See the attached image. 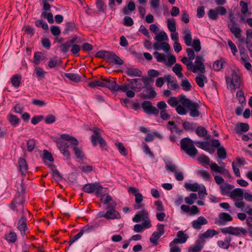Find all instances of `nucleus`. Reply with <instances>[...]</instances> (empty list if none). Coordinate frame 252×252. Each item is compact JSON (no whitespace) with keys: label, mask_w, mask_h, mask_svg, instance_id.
Instances as JSON below:
<instances>
[{"label":"nucleus","mask_w":252,"mask_h":252,"mask_svg":"<svg viewBox=\"0 0 252 252\" xmlns=\"http://www.w3.org/2000/svg\"><path fill=\"white\" fill-rule=\"evenodd\" d=\"M180 102L189 111V115L193 118L198 117L200 113L199 111V104L196 102H192L189 99L186 98V95L181 94L178 96Z\"/></svg>","instance_id":"f257e3e1"},{"label":"nucleus","mask_w":252,"mask_h":252,"mask_svg":"<svg viewBox=\"0 0 252 252\" xmlns=\"http://www.w3.org/2000/svg\"><path fill=\"white\" fill-rule=\"evenodd\" d=\"M225 81L227 85V88L230 87L232 92L235 91L236 89L241 87L242 82L241 74L239 71L233 70L231 76H225Z\"/></svg>","instance_id":"f03ea898"},{"label":"nucleus","mask_w":252,"mask_h":252,"mask_svg":"<svg viewBox=\"0 0 252 252\" xmlns=\"http://www.w3.org/2000/svg\"><path fill=\"white\" fill-rule=\"evenodd\" d=\"M21 186L22 187L21 192L18 191L15 195L14 198L12 200L10 204L9 207L13 211H20L21 213V210H27L24 208L23 204L25 202V199L24 195L25 194V191L24 189L23 184L21 183Z\"/></svg>","instance_id":"7ed1b4c3"},{"label":"nucleus","mask_w":252,"mask_h":252,"mask_svg":"<svg viewBox=\"0 0 252 252\" xmlns=\"http://www.w3.org/2000/svg\"><path fill=\"white\" fill-rule=\"evenodd\" d=\"M194 142L189 138H184L180 141L181 148L189 156L192 157L198 153Z\"/></svg>","instance_id":"20e7f679"},{"label":"nucleus","mask_w":252,"mask_h":252,"mask_svg":"<svg viewBox=\"0 0 252 252\" xmlns=\"http://www.w3.org/2000/svg\"><path fill=\"white\" fill-rule=\"evenodd\" d=\"M89 130L93 131V134L91 136V141L94 146L97 145V142L99 143L101 148L106 149L107 144L104 139L102 137L101 134V129L98 127H94L89 128Z\"/></svg>","instance_id":"39448f33"},{"label":"nucleus","mask_w":252,"mask_h":252,"mask_svg":"<svg viewBox=\"0 0 252 252\" xmlns=\"http://www.w3.org/2000/svg\"><path fill=\"white\" fill-rule=\"evenodd\" d=\"M28 210H21V218L17 223V228L20 231L22 236H24L26 234V231L27 229V220L26 217L27 213H29Z\"/></svg>","instance_id":"423d86ee"},{"label":"nucleus","mask_w":252,"mask_h":252,"mask_svg":"<svg viewBox=\"0 0 252 252\" xmlns=\"http://www.w3.org/2000/svg\"><path fill=\"white\" fill-rule=\"evenodd\" d=\"M117 204L115 202L107 204L106 216L107 220L119 219L121 218L120 213L115 210Z\"/></svg>","instance_id":"0eeeda50"},{"label":"nucleus","mask_w":252,"mask_h":252,"mask_svg":"<svg viewBox=\"0 0 252 252\" xmlns=\"http://www.w3.org/2000/svg\"><path fill=\"white\" fill-rule=\"evenodd\" d=\"M164 225L158 224L156 231L153 233L150 238V241L154 246H157L158 244V240L164 233Z\"/></svg>","instance_id":"6e6552de"},{"label":"nucleus","mask_w":252,"mask_h":252,"mask_svg":"<svg viewBox=\"0 0 252 252\" xmlns=\"http://www.w3.org/2000/svg\"><path fill=\"white\" fill-rule=\"evenodd\" d=\"M203 61L204 59L202 56H196L195 57V65L193 64L190 70L194 73H196L199 71L201 73H204L205 72V68Z\"/></svg>","instance_id":"1a4fd4ad"},{"label":"nucleus","mask_w":252,"mask_h":252,"mask_svg":"<svg viewBox=\"0 0 252 252\" xmlns=\"http://www.w3.org/2000/svg\"><path fill=\"white\" fill-rule=\"evenodd\" d=\"M141 107L147 114L158 115L159 114L158 109L153 106L152 102L150 101H144L141 104Z\"/></svg>","instance_id":"9d476101"},{"label":"nucleus","mask_w":252,"mask_h":252,"mask_svg":"<svg viewBox=\"0 0 252 252\" xmlns=\"http://www.w3.org/2000/svg\"><path fill=\"white\" fill-rule=\"evenodd\" d=\"M94 226L92 225L88 224L82 227L80 232L75 235L70 241H68L69 246L73 244L74 242L78 240L83 235L84 233H89L91 230H93Z\"/></svg>","instance_id":"9b49d317"},{"label":"nucleus","mask_w":252,"mask_h":252,"mask_svg":"<svg viewBox=\"0 0 252 252\" xmlns=\"http://www.w3.org/2000/svg\"><path fill=\"white\" fill-rule=\"evenodd\" d=\"M78 37L77 36H74L71 39L67 41L65 43L62 44L60 46V51L63 54H66L69 50V48L71 47L72 44L76 42L79 43L81 42L78 41Z\"/></svg>","instance_id":"f8f14e48"},{"label":"nucleus","mask_w":252,"mask_h":252,"mask_svg":"<svg viewBox=\"0 0 252 252\" xmlns=\"http://www.w3.org/2000/svg\"><path fill=\"white\" fill-rule=\"evenodd\" d=\"M108 62L116 65H122L124 62L119 56L113 52H110L107 56Z\"/></svg>","instance_id":"ddd939ff"},{"label":"nucleus","mask_w":252,"mask_h":252,"mask_svg":"<svg viewBox=\"0 0 252 252\" xmlns=\"http://www.w3.org/2000/svg\"><path fill=\"white\" fill-rule=\"evenodd\" d=\"M101 80L104 82L103 87H106L112 91H115L117 83L114 78H105L102 77Z\"/></svg>","instance_id":"4468645a"},{"label":"nucleus","mask_w":252,"mask_h":252,"mask_svg":"<svg viewBox=\"0 0 252 252\" xmlns=\"http://www.w3.org/2000/svg\"><path fill=\"white\" fill-rule=\"evenodd\" d=\"M230 22L231 24L228 26L230 31L236 38H240V35L242 32V30L239 27L236 26V24L233 18L230 19Z\"/></svg>","instance_id":"2eb2a0df"},{"label":"nucleus","mask_w":252,"mask_h":252,"mask_svg":"<svg viewBox=\"0 0 252 252\" xmlns=\"http://www.w3.org/2000/svg\"><path fill=\"white\" fill-rule=\"evenodd\" d=\"M177 238L174 239L171 242L172 244L185 243L188 238V236L183 231H178L177 233Z\"/></svg>","instance_id":"dca6fc26"},{"label":"nucleus","mask_w":252,"mask_h":252,"mask_svg":"<svg viewBox=\"0 0 252 252\" xmlns=\"http://www.w3.org/2000/svg\"><path fill=\"white\" fill-rule=\"evenodd\" d=\"M218 224L221 226L224 225L227 221L232 220V217L228 213H220L219 215Z\"/></svg>","instance_id":"f3484780"},{"label":"nucleus","mask_w":252,"mask_h":252,"mask_svg":"<svg viewBox=\"0 0 252 252\" xmlns=\"http://www.w3.org/2000/svg\"><path fill=\"white\" fill-rule=\"evenodd\" d=\"M149 217L148 213L146 210H142L135 215L132 218V220L135 222H139L144 219H148Z\"/></svg>","instance_id":"a211bd4d"},{"label":"nucleus","mask_w":252,"mask_h":252,"mask_svg":"<svg viewBox=\"0 0 252 252\" xmlns=\"http://www.w3.org/2000/svg\"><path fill=\"white\" fill-rule=\"evenodd\" d=\"M208 223L207 220L204 217H199L196 220L192 222V227L196 229H200L202 225L206 224Z\"/></svg>","instance_id":"6ab92c4d"},{"label":"nucleus","mask_w":252,"mask_h":252,"mask_svg":"<svg viewBox=\"0 0 252 252\" xmlns=\"http://www.w3.org/2000/svg\"><path fill=\"white\" fill-rule=\"evenodd\" d=\"M19 169L22 175H25L27 172L28 166L26 159L22 158L18 159Z\"/></svg>","instance_id":"aec40b11"},{"label":"nucleus","mask_w":252,"mask_h":252,"mask_svg":"<svg viewBox=\"0 0 252 252\" xmlns=\"http://www.w3.org/2000/svg\"><path fill=\"white\" fill-rule=\"evenodd\" d=\"M183 39L184 40L185 44L187 46H191L192 43V37L191 33L190 30L188 29L184 30L183 31Z\"/></svg>","instance_id":"412c9836"},{"label":"nucleus","mask_w":252,"mask_h":252,"mask_svg":"<svg viewBox=\"0 0 252 252\" xmlns=\"http://www.w3.org/2000/svg\"><path fill=\"white\" fill-rule=\"evenodd\" d=\"M61 138L62 139L67 141L69 142L70 145L72 147L77 146L79 145V142L76 138L71 136L68 134H63L61 135Z\"/></svg>","instance_id":"4be33fe9"},{"label":"nucleus","mask_w":252,"mask_h":252,"mask_svg":"<svg viewBox=\"0 0 252 252\" xmlns=\"http://www.w3.org/2000/svg\"><path fill=\"white\" fill-rule=\"evenodd\" d=\"M243 190V189L240 188L235 189L230 193L229 197L232 199H234L236 197H240V200H242L244 195Z\"/></svg>","instance_id":"5701e85b"},{"label":"nucleus","mask_w":252,"mask_h":252,"mask_svg":"<svg viewBox=\"0 0 252 252\" xmlns=\"http://www.w3.org/2000/svg\"><path fill=\"white\" fill-rule=\"evenodd\" d=\"M125 73L131 77H140L142 73L141 70L138 68H127Z\"/></svg>","instance_id":"b1692460"},{"label":"nucleus","mask_w":252,"mask_h":252,"mask_svg":"<svg viewBox=\"0 0 252 252\" xmlns=\"http://www.w3.org/2000/svg\"><path fill=\"white\" fill-rule=\"evenodd\" d=\"M97 182L94 183L86 184L83 188L82 190L85 192L89 193L95 192V188L97 187Z\"/></svg>","instance_id":"393cba45"},{"label":"nucleus","mask_w":252,"mask_h":252,"mask_svg":"<svg viewBox=\"0 0 252 252\" xmlns=\"http://www.w3.org/2000/svg\"><path fill=\"white\" fill-rule=\"evenodd\" d=\"M195 79L197 85L201 88L204 86V83L207 82V77L203 73L199 74Z\"/></svg>","instance_id":"a878e982"},{"label":"nucleus","mask_w":252,"mask_h":252,"mask_svg":"<svg viewBox=\"0 0 252 252\" xmlns=\"http://www.w3.org/2000/svg\"><path fill=\"white\" fill-rule=\"evenodd\" d=\"M135 202L137 203L136 205H135L134 208L135 209H139L142 208L144 205L141 203V202L143 200V196L141 193H136L135 194Z\"/></svg>","instance_id":"bb28decb"},{"label":"nucleus","mask_w":252,"mask_h":252,"mask_svg":"<svg viewBox=\"0 0 252 252\" xmlns=\"http://www.w3.org/2000/svg\"><path fill=\"white\" fill-rule=\"evenodd\" d=\"M238 48L240 52L241 60L244 62H246L249 59V57L246 52V50L245 49L244 46L242 44L238 45Z\"/></svg>","instance_id":"cd10ccee"},{"label":"nucleus","mask_w":252,"mask_h":252,"mask_svg":"<svg viewBox=\"0 0 252 252\" xmlns=\"http://www.w3.org/2000/svg\"><path fill=\"white\" fill-rule=\"evenodd\" d=\"M145 92H148L149 94L146 95L144 94H142V97L144 99H153L155 98L157 95V93L155 90L153 89L151 87L147 88L145 90Z\"/></svg>","instance_id":"c85d7f7f"},{"label":"nucleus","mask_w":252,"mask_h":252,"mask_svg":"<svg viewBox=\"0 0 252 252\" xmlns=\"http://www.w3.org/2000/svg\"><path fill=\"white\" fill-rule=\"evenodd\" d=\"M203 248V245L199 240L195 242V245L190 247L189 248V252H199Z\"/></svg>","instance_id":"c756f323"},{"label":"nucleus","mask_w":252,"mask_h":252,"mask_svg":"<svg viewBox=\"0 0 252 252\" xmlns=\"http://www.w3.org/2000/svg\"><path fill=\"white\" fill-rule=\"evenodd\" d=\"M167 25L169 31L172 32L176 31V21L174 18H170L167 20Z\"/></svg>","instance_id":"7c9ffc66"},{"label":"nucleus","mask_w":252,"mask_h":252,"mask_svg":"<svg viewBox=\"0 0 252 252\" xmlns=\"http://www.w3.org/2000/svg\"><path fill=\"white\" fill-rule=\"evenodd\" d=\"M64 76L70 80L76 83L79 82L81 80V77L75 73H64Z\"/></svg>","instance_id":"2f4dec72"},{"label":"nucleus","mask_w":252,"mask_h":252,"mask_svg":"<svg viewBox=\"0 0 252 252\" xmlns=\"http://www.w3.org/2000/svg\"><path fill=\"white\" fill-rule=\"evenodd\" d=\"M249 129V126L247 123H240L239 125H237L236 133H240L241 132H247Z\"/></svg>","instance_id":"473e14b6"},{"label":"nucleus","mask_w":252,"mask_h":252,"mask_svg":"<svg viewBox=\"0 0 252 252\" xmlns=\"http://www.w3.org/2000/svg\"><path fill=\"white\" fill-rule=\"evenodd\" d=\"M135 8V5L134 2L130 1L128 3L126 6L124 7L123 8V12L125 15L129 14L130 11H133Z\"/></svg>","instance_id":"72a5a7b5"},{"label":"nucleus","mask_w":252,"mask_h":252,"mask_svg":"<svg viewBox=\"0 0 252 252\" xmlns=\"http://www.w3.org/2000/svg\"><path fill=\"white\" fill-rule=\"evenodd\" d=\"M196 125L197 124L188 121H185L183 123V128L186 131H193L195 129Z\"/></svg>","instance_id":"f704fd0d"},{"label":"nucleus","mask_w":252,"mask_h":252,"mask_svg":"<svg viewBox=\"0 0 252 252\" xmlns=\"http://www.w3.org/2000/svg\"><path fill=\"white\" fill-rule=\"evenodd\" d=\"M97 187L95 188V193L97 196L99 197L102 195H105L106 189L103 188L99 183H97Z\"/></svg>","instance_id":"c9c22d12"},{"label":"nucleus","mask_w":252,"mask_h":252,"mask_svg":"<svg viewBox=\"0 0 252 252\" xmlns=\"http://www.w3.org/2000/svg\"><path fill=\"white\" fill-rule=\"evenodd\" d=\"M198 161L203 166L210 165V158L206 155L202 154L198 157Z\"/></svg>","instance_id":"e433bc0d"},{"label":"nucleus","mask_w":252,"mask_h":252,"mask_svg":"<svg viewBox=\"0 0 252 252\" xmlns=\"http://www.w3.org/2000/svg\"><path fill=\"white\" fill-rule=\"evenodd\" d=\"M167 127L171 132H173L174 130L178 134H180L183 132L182 130L179 129L177 127L175 122L173 121L168 122Z\"/></svg>","instance_id":"4c0bfd02"},{"label":"nucleus","mask_w":252,"mask_h":252,"mask_svg":"<svg viewBox=\"0 0 252 252\" xmlns=\"http://www.w3.org/2000/svg\"><path fill=\"white\" fill-rule=\"evenodd\" d=\"M185 187L187 190L192 191H197L200 188L199 184L196 183L194 184L186 183L185 184Z\"/></svg>","instance_id":"58836bf2"},{"label":"nucleus","mask_w":252,"mask_h":252,"mask_svg":"<svg viewBox=\"0 0 252 252\" xmlns=\"http://www.w3.org/2000/svg\"><path fill=\"white\" fill-rule=\"evenodd\" d=\"M195 133L199 137H205L208 133L206 128L202 126H199L195 129Z\"/></svg>","instance_id":"ea45409f"},{"label":"nucleus","mask_w":252,"mask_h":252,"mask_svg":"<svg viewBox=\"0 0 252 252\" xmlns=\"http://www.w3.org/2000/svg\"><path fill=\"white\" fill-rule=\"evenodd\" d=\"M154 38L158 42H161L168 40V36L164 31H161L159 33L157 34Z\"/></svg>","instance_id":"a19ab883"},{"label":"nucleus","mask_w":252,"mask_h":252,"mask_svg":"<svg viewBox=\"0 0 252 252\" xmlns=\"http://www.w3.org/2000/svg\"><path fill=\"white\" fill-rule=\"evenodd\" d=\"M127 81L129 82V84L130 85V89L136 90V89L139 88V87L134 86L133 83H134L137 85V86H139V87H141V84L139 83V82L141 80L140 78L137 79H127Z\"/></svg>","instance_id":"79ce46f5"},{"label":"nucleus","mask_w":252,"mask_h":252,"mask_svg":"<svg viewBox=\"0 0 252 252\" xmlns=\"http://www.w3.org/2000/svg\"><path fill=\"white\" fill-rule=\"evenodd\" d=\"M194 143L197 147L206 151L208 150V147L210 145L208 141H195Z\"/></svg>","instance_id":"37998d69"},{"label":"nucleus","mask_w":252,"mask_h":252,"mask_svg":"<svg viewBox=\"0 0 252 252\" xmlns=\"http://www.w3.org/2000/svg\"><path fill=\"white\" fill-rule=\"evenodd\" d=\"M34 73L37 78L39 79H42L44 78L46 72L44 71L42 68L40 67H36L34 69Z\"/></svg>","instance_id":"c03bdc74"},{"label":"nucleus","mask_w":252,"mask_h":252,"mask_svg":"<svg viewBox=\"0 0 252 252\" xmlns=\"http://www.w3.org/2000/svg\"><path fill=\"white\" fill-rule=\"evenodd\" d=\"M4 238L9 242L14 243L16 242L17 237L14 232H10L5 235Z\"/></svg>","instance_id":"a18cd8bd"},{"label":"nucleus","mask_w":252,"mask_h":252,"mask_svg":"<svg viewBox=\"0 0 252 252\" xmlns=\"http://www.w3.org/2000/svg\"><path fill=\"white\" fill-rule=\"evenodd\" d=\"M172 70L178 77H183V75L182 73V67L180 64H175L174 66L172 68Z\"/></svg>","instance_id":"49530a36"},{"label":"nucleus","mask_w":252,"mask_h":252,"mask_svg":"<svg viewBox=\"0 0 252 252\" xmlns=\"http://www.w3.org/2000/svg\"><path fill=\"white\" fill-rule=\"evenodd\" d=\"M240 5L241 7V11L243 15H250L251 13L248 11V4L244 1H241L240 2Z\"/></svg>","instance_id":"de8ad7c7"},{"label":"nucleus","mask_w":252,"mask_h":252,"mask_svg":"<svg viewBox=\"0 0 252 252\" xmlns=\"http://www.w3.org/2000/svg\"><path fill=\"white\" fill-rule=\"evenodd\" d=\"M8 120L11 125L14 126H16L19 123V119L13 114H9L8 116Z\"/></svg>","instance_id":"09e8293b"},{"label":"nucleus","mask_w":252,"mask_h":252,"mask_svg":"<svg viewBox=\"0 0 252 252\" xmlns=\"http://www.w3.org/2000/svg\"><path fill=\"white\" fill-rule=\"evenodd\" d=\"M115 145L117 147L120 153L123 156H126L127 155V151L125 148L123 144L121 142H116Z\"/></svg>","instance_id":"8fccbe9b"},{"label":"nucleus","mask_w":252,"mask_h":252,"mask_svg":"<svg viewBox=\"0 0 252 252\" xmlns=\"http://www.w3.org/2000/svg\"><path fill=\"white\" fill-rule=\"evenodd\" d=\"M218 234L217 232L214 229H208L204 233L199 235L200 238L213 237L215 235Z\"/></svg>","instance_id":"3c124183"},{"label":"nucleus","mask_w":252,"mask_h":252,"mask_svg":"<svg viewBox=\"0 0 252 252\" xmlns=\"http://www.w3.org/2000/svg\"><path fill=\"white\" fill-rule=\"evenodd\" d=\"M154 55L156 58L157 62L159 63H165L166 61V56L163 53H160L157 51L154 53Z\"/></svg>","instance_id":"603ef678"},{"label":"nucleus","mask_w":252,"mask_h":252,"mask_svg":"<svg viewBox=\"0 0 252 252\" xmlns=\"http://www.w3.org/2000/svg\"><path fill=\"white\" fill-rule=\"evenodd\" d=\"M232 229V235H233L238 236V235H240L241 233H242L243 234L245 235L247 233V231L246 229H245L244 228H242V227H233V229Z\"/></svg>","instance_id":"864d4df0"},{"label":"nucleus","mask_w":252,"mask_h":252,"mask_svg":"<svg viewBox=\"0 0 252 252\" xmlns=\"http://www.w3.org/2000/svg\"><path fill=\"white\" fill-rule=\"evenodd\" d=\"M35 25L38 28H42V29L46 31L48 30V24L42 19H38L35 21Z\"/></svg>","instance_id":"5fc2aeb1"},{"label":"nucleus","mask_w":252,"mask_h":252,"mask_svg":"<svg viewBox=\"0 0 252 252\" xmlns=\"http://www.w3.org/2000/svg\"><path fill=\"white\" fill-rule=\"evenodd\" d=\"M141 79L144 83V86L143 87H139V89H140L144 88H146V89L147 88H150L149 86L151 83L154 82V79L151 77H143Z\"/></svg>","instance_id":"6e6d98bb"},{"label":"nucleus","mask_w":252,"mask_h":252,"mask_svg":"<svg viewBox=\"0 0 252 252\" xmlns=\"http://www.w3.org/2000/svg\"><path fill=\"white\" fill-rule=\"evenodd\" d=\"M21 76H18L17 74L12 76L11 78V81L12 85L15 87H18L21 83Z\"/></svg>","instance_id":"4d7b16f0"},{"label":"nucleus","mask_w":252,"mask_h":252,"mask_svg":"<svg viewBox=\"0 0 252 252\" xmlns=\"http://www.w3.org/2000/svg\"><path fill=\"white\" fill-rule=\"evenodd\" d=\"M130 84H127L126 83H124L122 85H119L118 84H117L115 92L117 91H121L123 92H126L128 89L130 88Z\"/></svg>","instance_id":"13d9d810"},{"label":"nucleus","mask_w":252,"mask_h":252,"mask_svg":"<svg viewBox=\"0 0 252 252\" xmlns=\"http://www.w3.org/2000/svg\"><path fill=\"white\" fill-rule=\"evenodd\" d=\"M210 168L213 171H215L221 174L223 172V170H224V168L223 166H219L216 163H212L210 164Z\"/></svg>","instance_id":"bf43d9fd"},{"label":"nucleus","mask_w":252,"mask_h":252,"mask_svg":"<svg viewBox=\"0 0 252 252\" xmlns=\"http://www.w3.org/2000/svg\"><path fill=\"white\" fill-rule=\"evenodd\" d=\"M217 154L218 157L222 159L226 158V151L223 147H220L217 149Z\"/></svg>","instance_id":"052dcab7"},{"label":"nucleus","mask_w":252,"mask_h":252,"mask_svg":"<svg viewBox=\"0 0 252 252\" xmlns=\"http://www.w3.org/2000/svg\"><path fill=\"white\" fill-rule=\"evenodd\" d=\"M181 86L185 91H189L191 90V85L188 79H183L181 82Z\"/></svg>","instance_id":"680f3d73"},{"label":"nucleus","mask_w":252,"mask_h":252,"mask_svg":"<svg viewBox=\"0 0 252 252\" xmlns=\"http://www.w3.org/2000/svg\"><path fill=\"white\" fill-rule=\"evenodd\" d=\"M75 28V24L73 22H68L65 25V28L64 30L63 33L68 34L70 32L73 31Z\"/></svg>","instance_id":"e2e57ef3"},{"label":"nucleus","mask_w":252,"mask_h":252,"mask_svg":"<svg viewBox=\"0 0 252 252\" xmlns=\"http://www.w3.org/2000/svg\"><path fill=\"white\" fill-rule=\"evenodd\" d=\"M43 59L44 56L42 53L37 52L34 53L33 63L35 64L38 65L40 61Z\"/></svg>","instance_id":"0e129e2a"},{"label":"nucleus","mask_w":252,"mask_h":252,"mask_svg":"<svg viewBox=\"0 0 252 252\" xmlns=\"http://www.w3.org/2000/svg\"><path fill=\"white\" fill-rule=\"evenodd\" d=\"M192 46L195 52H198L201 49L200 41L198 38L193 39L192 41Z\"/></svg>","instance_id":"69168bd1"},{"label":"nucleus","mask_w":252,"mask_h":252,"mask_svg":"<svg viewBox=\"0 0 252 252\" xmlns=\"http://www.w3.org/2000/svg\"><path fill=\"white\" fill-rule=\"evenodd\" d=\"M186 108L182 104L178 105L176 107V110L177 113L181 115H184L187 113Z\"/></svg>","instance_id":"338daca9"},{"label":"nucleus","mask_w":252,"mask_h":252,"mask_svg":"<svg viewBox=\"0 0 252 252\" xmlns=\"http://www.w3.org/2000/svg\"><path fill=\"white\" fill-rule=\"evenodd\" d=\"M75 156L78 158H82L84 156L82 151L77 146L71 147Z\"/></svg>","instance_id":"774afa93"}]
</instances>
